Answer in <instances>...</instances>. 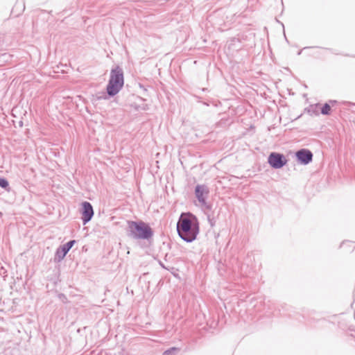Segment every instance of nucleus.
<instances>
[{
	"instance_id": "20e7f679",
	"label": "nucleus",
	"mask_w": 355,
	"mask_h": 355,
	"mask_svg": "<svg viewBox=\"0 0 355 355\" xmlns=\"http://www.w3.org/2000/svg\"><path fill=\"white\" fill-rule=\"evenodd\" d=\"M268 163L272 168L279 169L286 164L287 159L283 154L272 152L268 157Z\"/></svg>"
},
{
	"instance_id": "f257e3e1",
	"label": "nucleus",
	"mask_w": 355,
	"mask_h": 355,
	"mask_svg": "<svg viewBox=\"0 0 355 355\" xmlns=\"http://www.w3.org/2000/svg\"><path fill=\"white\" fill-rule=\"evenodd\" d=\"M179 236L187 243L193 241L199 233V223L197 218L191 213H182L177 223Z\"/></svg>"
},
{
	"instance_id": "f3484780",
	"label": "nucleus",
	"mask_w": 355,
	"mask_h": 355,
	"mask_svg": "<svg viewBox=\"0 0 355 355\" xmlns=\"http://www.w3.org/2000/svg\"><path fill=\"white\" fill-rule=\"evenodd\" d=\"M19 125H20V126H22V125H23V122H22V121H20V122H19Z\"/></svg>"
},
{
	"instance_id": "f8f14e48",
	"label": "nucleus",
	"mask_w": 355,
	"mask_h": 355,
	"mask_svg": "<svg viewBox=\"0 0 355 355\" xmlns=\"http://www.w3.org/2000/svg\"><path fill=\"white\" fill-rule=\"evenodd\" d=\"M207 219L211 227H214L216 225V221L214 216H211V214H207Z\"/></svg>"
},
{
	"instance_id": "39448f33",
	"label": "nucleus",
	"mask_w": 355,
	"mask_h": 355,
	"mask_svg": "<svg viewBox=\"0 0 355 355\" xmlns=\"http://www.w3.org/2000/svg\"><path fill=\"white\" fill-rule=\"evenodd\" d=\"M209 191L205 185L198 184L195 189V195L201 205L206 207L207 209H211V206L206 202V196L208 194Z\"/></svg>"
},
{
	"instance_id": "1a4fd4ad",
	"label": "nucleus",
	"mask_w": 355,
	"mask_h": 355,
	"mask_svg": "<svg viewBox=\"0 0 355 355\" xmlns=\"http://www.w3.org/2000/svg\"><path fill=\"white\" fill-rule=\"evenodd\" d=\"M320 106V104L319 103H316V104H314V105H311L309 106V107L307 109V112L311 114V115H319V112H318V107Z\"/></svg>"
},
{
	"instance_id": "dca6fc26",
	"label": "nucleus",
	"mask_w": 355,
	"mask_h": 355,
	"mask_svg": "<svg viewBox=\"0 0 355 355\" xmlns=\"http://www.w3.org/2000/svg\"><path fill=\"white\" fill-rule=\"evenodd\" d=\"M159 264H160V266H161L163 268H166V269H167V268H166V267L164 266V265L162 262H159Z\"/></svg>"
},
{
	"instance_id": "6e6552de",
	"label": "nucleus",
	"mask_w": 355,
	"mask_h": 355,
	"mask_svg": "<svg viewBox=\"0 0 355 355\" xmlns=\"http://www.w3.org/2000/svg\"><path fill=\"white\" fill-rule=\"evenodd\" d=\"M297 162L304 165L309 164L313 159L312 152L306 148H302L295 153Z\"/></svg>"
},
{
	"instance_id": "7ed1b4c3",
	"label": "nucleus",
	"mask_w": 355,
	"mask_h": 355,
	"mask_svg": "<svg viewBox=\"0 0 355 355\" xmlns=\"http://www.w3.org/2000/svg\"><path fill=\"white\" fill-rule=\"evenodd\" d=\"M124 84L123 71L119 66H116L110 71V80L106 90L110 96L117 94Z\"/></svg>"
},
{
	"instance_id": "0eeeda50",
	"label": "nucleus",
	"mask_w": 355,
	"mask_h": 355,
	"mask_svg": "<svg viewBox=\"0 0 355 355\" xmlns=\"http://www.w3.org/2000/svg\"><path fill=\"white\" fill-rule=\"evenodd\" d=\"M75 243V240H71L67 243L58 248L55 252V261L58 262L62 261L65 257L68 252L71 250V248L73 246Z\"/></svg>"
},
{
	"instance_id": "9b49d317",
	"label": "nucleus",
	"mask_w": 355,
	"mask_h": 355,
	"mask_svg": "<svg viewBox=\"0 0 355 355\" xmlns=\"http://www.w3.org/2000/svg\"><path fill=\"white\" fill-rule=\"evenodd\" d=\"M331 111V105L329 103H326L323 105V106L321 107V114L323 115H329Z\"/></svg>"
},
{
	"instance_id": "ddd939ff",
	"label": "nucleus",
	"mask_w": 355,
	"mask_h": 355,
	"mask_svg": "<svg viewBox=\"0 0 355 355\" xmlns=\"http://www.w3.org/2000/svg\"><path fill=\"white\" fill-rule=\"evenodd\" d=\"M178 349L176 347H171V348L166 350L165 352H164L163 355H173V353L175 351H178Z\"/></svg>"
},
{
	"instance_id": "423d86ee",
	"label": "nucleus",
	"mask_w": 355,
	"mask_h": 355,
	"mask_svg": "<svg viewBox=\"0 0 355 355\" xmlns=\"http://www.w3.org/2000/svg\"><path fill=\"white\" fill-rule=\"evenodd\" d=\"M93 207L90 202L85 201L82 203L81 214L83 225L89 223L94 216Z\"/></svg>"
},
{
	"instance_id": "9d476101",
	"label": "nucleus",
	"mask_w": 355,
	"mask_h": 355,
	"mask_svg": "<svg viewBox=\"0 0 355 355\" xmlns=\"http://www.w3.org/2000/svg\"><path fill=\"white\" fill-rule=\"evenodd\" d=\"M0 187L4 189L7 191H10L8 181L4 178H0Z\"/></svg>"
},
{
	"instance_id": "2eb2a0df",
	"label": "nucleus",
	"mask_w": 355,
	"mask_h": 355,
	"mask_svg": "<svg viewBox=\"0 0 355 355\" xmlns=\"http://www.w3.org/2000/svg\"><path fill=\"white\" fill-rule=\"evenodd\" d=\"M101 98L106 99V98H107L106 95H105V94H103V96H99V97H98V99H101Z\"/></svg>"
},
{
	"instance_id": "f03ea898",
	"label": "nucleus",
	"mask_w": 355,
	"mask_h": 355,
	"mask_svg": "<svg viewBox=\"0 0 355 355\" xmlns=\"http://www.w3.org/2000/svg\"><path fill=\"white\" fill-rule=\"evenodd\" d=\"M127 236L135 240L152 239L154 235L153 229L148 223L142 220L134 221L127 220Z\"/></svg>"
},
{
	"instance_id": "4468645a",
	"label": "nucleus",
	"mask_w": 355,
	"mask_h": 355,
	"mask_svg": "<svg viewBox=\"0 0 355 355\" xmlns=\"http://www.w3.org/2000/svg\"><path fill=\"white\" fill-rule=\"evenodd\" d=\"M337 103L336 101H334V100H330L328 103L330 104L331 106H334V105H336Z\"/></svg>"
}]
</instances>
